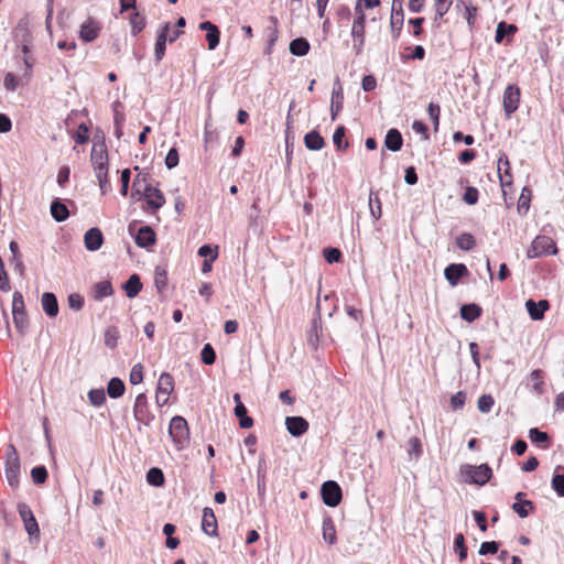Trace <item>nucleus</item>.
<instances>
[{
    "label": "nucleus",
    "mask_w": 564,
    "mask_h": 564,
    "mask_svg": "<svg viewBox=\"0 0 564 564\" xmlns=\"http://www.w3.org/2000/svg\"><path fill=\"white\" fill-rule=\"evenodd\" d=\"M235 415L238 417L239 426L241 429H250L253 425V419L248 415V410L245 404H237L234 409Z\"/></svg>",
    "instance_id": "nucleus-36"
},
{
    "label": "nucleus",
    "mask_w": 564,
    "mask_h": 564,
    "mask_svg": "<svg viewBox=\"0 0 564 564\" xmlns=\"http://www.w3.org/2000/svg\"><path fill=\"white\" fill-rule=\"evenodd\" d=\"M75 141L78 144H85L89 141V128L86 123L82 122L78 126V129H77V132L75 135Z\"/></svg>",
    "instance_id": "nucleus-61"
},
{
    "label": "nucleus",
    "mask_w": 564,
    "mask_h": 564,
    "mask_svg": "<svg viewBox=\"0 0 564 564\" xmlns=\"http://www.w3.org/2000/svg\"><path fill=\"white\" fill-rule=\"evenodd\" d=\"M122 289L129 299L135 297L142 290V282L140 276L137 273L131 274L129 279L122 284Z\"/></svg>",
    "instance_id": "nucleus-29"
},
{
    "label": "nucleus",
    "mask_w": 564,
    "mask_h": 564,
    "mask_svg": "<svg viewBox=\"0 0 564 564\" xmlns=\"http://www.w3.org/2000/svg\"><path fill=\"white\" fill-rule=\"evenodd\" d=\"M131 32L133 35L139 34L145 26L144 18L141 17L138 12L133 14L131 18Z\"/></svg>",
    "instance_id": "nucleus-62"
},
{
    "label": "nucleus",
    "mask_w": 564,
    "mask_h": 564,
    "mask_svg": "<svg viewBox=\"0 0 564 564\" xmlns=\"http://www.w3.org/2000/svg\"><path fill=\"white\" fill-rule=\"evenodd\" d=\"M456 246L464 251H470L476 247V240L469 232H463L456 237Z\"/></svg>",
    "instance_id": "nucleus-40"
},
{
    "label": "nucleus",
    "mask_w": 564,
    "mask_h": 564,
    "mask_svg": "<svg viewBox=\"0 0 564 564\" xmlns=\"http://www.w3.org/2000/svg\"><path fill=\"white\" fill-rule=\"evenodd\" d=\"M454 550L455 552H457L460 562L467 558L468 549L466 546L465 536L463 533H458L455 535Z\"/></svg>",
    "instance_id": "nucleus-46"
},
{
    "label": "nucleus",
    "mask_w": 564,
    "mask_h": 564,
    "mask_svg": "<svg viewBox=\"0 0 564 564\" xmlns=\"http://www.w3.org/2000/svg\"><path fill=\"white\" fill-rule=\"evenodd\" d=\"M197 253L199 257L215 261L218 257V247H213L212 245L206 243L199 247Z\"/></svg>",
    "instance_id": "nucleus-52"
},
{
    "label": "nucleus",
    "mask_w": 564,
    "mask_h": 564,
    "mask_svg": "<svg viewBox=\"0 0 564 564\" xmlns=\"http://www.w3.org/2000/svg\"><path fill=\"white\" fill-rule=\"evenodd\" d=\"M133 416L139 424L150 426L154 420V414L149 409L148 397L145 393H139L133 405Z\"/></svg>",
    "instance_id": "nucleus-8"
},
{
    "label": "nucleus",
    "mask_w": 564,
    "mask_h": 564,
    "mask_svg": "<svg viewBox=\"0 0 564 564\" xmlns=\"http://www.w3.org/2000/svg\"><path fill=\"white\" fill-rule=\"evenodd\" d=\"M366 15L361 3L357 2L355 6V18L351 25L350 35L352 37V50L355 55H360L364 50L366 40Z\"/></svg>",
    "instance_id": "nucleus-1"
},
{
    "label": "nucleus",
    "mask_w": 564,
    "mask_h": 564,
    "mask_svg": "<svg viewBox=\"0 0 564 564\" xmlns=\"http://www.w3.org/2000/svg\"><path fill=\"white\" fill-rule=\"evenodd\" d=\"M154 283L158 290L161 292L163 291L167 285V274L164 269H161L160 267H156L155 269V275H154Z\"/></svg>",
    "instance_id": "nucleus-58"
},
{
    "label": "nucleus",
    "mask_w": 564,
    "mask_h": 564,
    "mask_svg": "<svg viewBox=\"0 0 564 564\" xmlns=\"http://www.w3.org/2000/svg\"><path fill=\"white\" fill-rule=\"evenodd\" d=\"M147 481L149 485L154 487H161L164 485L165 478L162 469L152 467L147 473Z\"/></svg>",
    "instance_id": "nucleus-41"
},
{
    "label": "nucleus",
    "mask_w": 564,
    "mask_h": 564,
    "mask_svg": "<svg viewBox=\"0 0 564 564\" xmlns=\"http://www.w3.org/2000/svg\"><path fill=\"white\" fill-rule=\"evenodd\" d=\"M199 29L206 31V40L209 50H215L220 42V31L216 24L210 21H203L199 23Z\"/></svg>",
    "instance_id": "nucleus-21"
},
{
    "label": "nucleus",
    "mask_w": 564,
    "mask_h": 564,
    "mask_svg": "<svg viewBox=\"0 0 564 564\" xmlns=\"http://www.w3.org/2000/svg\"><path fill=\"white\" fill-rule=\"evenodd\" d=\"M90 161L94 165L95 173L108 171V152L105 141L93 145Z\"/></svg>",
    "instance_id": "nucleus-13"
},
{
    "label": "nucleus",
    "mask_w": 564,
    "mask_h": 564,
    "mask_svg": "<svg viewBox=\"0 0 564 564\" xmlns=\"http://www.w3.org/2000/svg\"><path fill=\"white\" fill-rule=\"evenodd\" d=\"M495 404V400L491 394H482L477 401L478 410L481 413H488Z\"/></svg>",
    "instance_id": "nucleus-54"
},
{
    "label": "nucleus",
    "mask_w": 564,
    "mask_h": 564,
    "mask_svg": "<svg viewBox=\"0 0 564 564\" xmlns=\"http://www.w3.org/2000/svg\"><path fill=\"white\" fill-rule=\"evenodd\" d=\"M134 229L135 224L131 223L128 226V231L134 238V242L138 247L149 248L155 243L156 235L150 226H142L137 230V232H134Z\"/></svg>",
    "instance_id": "nucleus-9"
},
{
    "label": "nucleus",
    "mask_w": 564,
    "mask_h": 564,
    "mask_svg": "<svg viewBox=\"0 0 564 564\" xmlns=\"http://www.w3.org/2000/svg\"><path fill=\"white\" fill-rule=\"evenodd\" d=\"M322 530L324 541L329 545L335 544L337 541L336 529L334 525V521L329 516L324 517Z\"/></svg>",
    "instance_id": "nucleus-34"
},
{
    "label": "nucleus",
    "mask_w": 564,
    "mask_h": 564,
    "mask_svg": "<svg viewBox=\"0 0 564 564\" xmlns=\"http://www.w3.org/2000/svg\"><path fill=\"white\" fill-rule=\"evenodd\" d=\"M558 249L554 240L547 236H536L530 248L527 250L529 259L545 257L549 254H557Z\"/></svg>",
    "instance_id": "nucleus-4"
},
{
    "label": "nucleus",
    "mask_w": 564,
    "mask_h": 564,
    "mask_svg": "<svg viewBox=\"0 0 564 564\" xmlns=\"http://www.w3.org/2000/svg\"><path fill=\"white\" fill-rule=\"evenodd\" d=\"M202 530L208 536H217L218 535V524L216 516L212 508L206 507L203 510L202 517Z\"/></svg>",
    "instance_id": "nucleus-20"
},
{
    "label": "nucleus",
    "mask_w": 564,
    "mask_h": 564,
    "mask_svg": "<svg viewBox=\"0 0 564 564\" xmlns=\"http://www.w3.org/2000/svg\"><path fill=\"white\" fill-rule=\"evenodd\" d=\"M85 247L89 251H97L104 243V235L97 227H93L85 232L84 236Z\"/></svg>",
    "instance_id": "nucleus-22"
},
{
    "label": "nucleus",
    "mask_w": 564,
    "mask_h": 564,
    "mask_svg": "<svg viewBox=\"0 0 564 564\" xmlns=\"http://www.w3.org/2000/svg\"><path fill=\"white\" fill-rule=\"evenodd\" d=\"M126 391V386L120 378L113 377L108 381L107 384V394L111 399H118L123 395Z\"/></svg>",
    "instance_id": "nucleus-35"
},
{
    "label": "nucleus",
    "mask_w": 564,
    "mask_h": 564,
    "mask_svg": "<svg viewBox=\"0 0 564 564\" xmlns=\"http://www.w3.org/2000/svg\"><path fill=\"white\" fill-rule=\"evenodd\" d=\"M18 512H19L21 520L23 521L24 529H25L26 533L29 534L30 540H33V539L39 540V538H40L39 523L34 517V513L31 510L30 506L26 505L25 502H19L18 503Z\"/></svg>",
    "instance_id": "nucleus-7"
},
{
    "label": "nucleus",
    "mask_w": 564,
    "mask_h": 564,
    "mask_svg": "<svg viewBox=\"0 0 564 564\" xmlns=\"http://www.w3.org/2000/svg\"><path fill=\"white\" fill-rule=\"evenodd\" d=\"M100 30V23L93 18H88L80 25L79 39L86 43H90L99 36Z\"/></svg>",
    "instance_id": "nucleus-16"
},
{
    "label": "nucleus",
    "mask_w": 564,
    "mask_h": 564,
    "mask_svg": "<svg viewBox=\"0 0 564 564\" xmlns=\"http://www.w3.org/2000/svg\"><path fill=\"white\" fill-rule=\"evenodd\" d=\"M88 400L91 405L100 406L106 401V392L104 389H91L88 391Z\"/></svg>",
    "instance_id": "nucleus-48"
},
{
    "label": "nucleus",
    "mask_w": 564,
    "mask_h": 564,
    "mask_svg": "<svg viewBox=\"0 0 564 564\" xmlns=\"http://www.w3.org/2000/svg\"><path fill=\"white\" fill-rule=\"evenodd\" d=\"M285 426L292 436L300 437L307 432L310 425L303 416H288Z\"/></svg>",
    "instance_id": "nucleus-19"
},
{
    "label": "nucleus",
    "mask_w": 564,
    "mask_h": 564,
    "mask_svg": "<svg viewBox=\"0 0 564 564\" xmlns=\"http://www.w3.org/2000/svg\"><path fill=\"white\" fill-rule=\"evenodd\" d=\"M41 304L44 313L48 317H56L59 308L56 295L53 292H44L41 297Z\"/></svg>",
    "instance_id": "nucleus-26"
},
{
    "label": "nucleus",
    "mask_w": 564,
    "mask_h": 564,
    "mask_svg": "<svg viewBox=\"0 0 564 564\" xmlns=\"http://www.w3.org/2000/svg\"><path fill=\"white\" fill-rule=\"evenodd\" d=\"M529 437L531 442L535 444L550 443V436L547 433L540 431L538 427L530 429Z\"/></svg>",
    "instance_id": "nucleus-53"
},
{
    "label": "nucleus",
    "mask_w": 564,
    "mask_h": 564,
    "mask_svg": "<svg viewBox=\"0 0 564 564\" xmlns=\"http://www.w3.org/2000/svg\"><path fill=\"white\" fill-rule=\"evenodd\" d=\"M270 20L273 23V26L268 28V44H269L268 48H267L268 54L271 53V47L275 44V42L278 40V35H279V31L276 28L278 19L275 17H271Z\"/></svg>",
    "instance_id": "nucleus-51"
},
{
    "label": "nucleus",
    "mask_w": 564,
    "mask_h": 564,
    "mask_svg": "<svg viewBox=\"0 0 564 564\" xmlns=\"http://www.w3.org/2000/svg\"><path fill=\"white\" fill-rule=\"evenodd\" d=\"M404 21L403 9H392L390 18L391 35L393 40H398L401 35Z\"/></svg>",
    "instance_id": "nucleus-28"
},
{
    "label": "nucleus",
    "mask_w": 564,
    "mask_h": 564,
    "mask_svg": "<svg viewBox=\"0 0 564 564\" xmlns=\"http://www.w3.org/2000/svg\"><path fill=\"white\" fill-rule=\"evenodd\" d=\"M511 508L520 518L523 519L534 510V503L531 500H523L522 502H514Z\"/></svg>",
    "instance_id": "nucleus-45"
},
{
    "label": "nucleus",
    "mask_w": 564,
    "mask_h": 564,
    "mask_svg": "<svg viewBox=\"0 0 564 564\" xmlns=\"http://www.w3.org/2000/svg\"><path fill=\"white\" fill-rule=\"evenodd\" d=\"M304 144L311 151H319L324 148L325 140L317 130H312L305 134Z\"/></svg>",
    "instance_id": "nucleus-32"
},
{
    "label": "nucleus",
    "mask_w": 564,
    "mask_h": 564,
    "mask_svg": "<svg viewBox=\"0 0 564 564\" xmlns=\"http://www.w3.org/2000/svg\"><path fill=\"white\" fill-rule=\"evenodd\" d=\"M346 133V128L344 126H338L333 134V142L338 151L346 150L348 148V142L344 141Z\"/></svg>",
    "instance_id": "nucleus-47"
},
{
    "label": "nucleus",
    "mask_w": 564,
    "mask_h": 564,
    "mask_svg": "<svg viewBox=\"0 0 564 564\" xmlns=\"http://www.w3.org/2000/svg\"><path fill=\"white\" fill-rule=\"evenodd\" d=\"M460 474L466 482L479 486L486 485L492 477V470L488 464L479 466L464 464L460 466Z\"/></svg>",
    "instance_id": "nucleus-2"
},
{
    "label": "nucleus",
    "mask_w": 564,
    "mask_h": 564,
    "mask_svg": "<svg viewBox=\"0 0 564 564\" xmlns=\"http://www.w3.org/2000/svg\"><path fill=\"white\" fill-rule=\"evenodd\" d=\"M94 290H95L94 299L97 301H100L104 297L110 296L113 293L111 282L108 280L100 281V282L96 283L94 285Z\"/></svg>",
    "instance_id": "nucleus-39"
},
{
    "label": "nucleus",
    "mask_w": 564,
    "mask_h": 564,
    "mask_svg": "<svg viewBox=\"0 0 564 564\" xmlns=\"http://www.w3.org/2000/svg\"><path fill=\"white\" fill-rule=\"evenodd\" d=\"M323 256L328 263L339 262L341 259V251L338 248L328 247L323 250Z\"/></svg>",
    "instance_id": "nucleus-57"
},
{
    "label": "nucleus",
    "mask_w": 564,
    "mask_h": 564,
    "mask_svg": "<svg viewBox=\"0 0 564 564\" xmlns=\"http://www.w3.org/2000/svg\"><path fill=\"white\" fill-rule=\"evenodd\" d=\"M518 26L512 23H507L506 21H500L497 24L496 34H495V41L497 43H502L505 40H507V43H510L512 41L513 35L517 33Z\"/></svg>",
    "instance_id": "nucleus-25"
},
{
    "label": "nucleus",
    "mask_w": 564,
    "mask_h": 564,
    "mask_svg": "<svg viewBox=\"0 0 564 564\" xmlns=\"http://www.w3.org/2000/svg\"><path fill=\"white\" fill-rule=\"evenodd\" d=\"M152 210L160 209L165 204V197L161 189L144 182L143 191L140 194Z\"/></svg>",
    "instance_id": "nucleus-14"
},
{
    "label": "nucleus",
    "mask_w": 564,
    "mask_h": 564,
    "mask_svg": "<svg viewBox=\"0 0 564 564\" xmlns=\"http://www.w3.org/2000/svg\"><path fill=\"white\" fill-rule=\"evenodd\" d=\"M31 477L34 484L42 485L47 479V469L43 465L35 466L31 469Z\"/></svg>",
    "instance_id": "nucleus-49"
},
{
    "label": "nucleus",
    "mask_w": 564,
    "mask_h": 564,
    "mask_svg": "<svg viewBox=\"0 0 564 564\" xmlns=\"http://www.w3.org/2000/svg\"><path fill=\"white\" fill-rule=\"evenodd\" d=\"M498 174L500 178V184L502 187L509 186L512 183V176H511V166L510 161L506 153H500L498 158Z\"/></svg>",
    "instance_id": "nucleus-23"
},
{
    "label": "nucleus",
    "mask_w": 564,
    "mask_h": 564,
    "mask_svg": "<svg viewBox=\"0 0 564 564\" xmlns=\"http://www.w3.org/2000/svg\"><path fill=\"white\" fill-rule=\"evenodd\" d=\"M323 502L332 508L337 507L343 499L340 486L335 480H327L321 487Z\"/></svg>",
    "instance_id": "nucleus-10"
},
{
    "label": "nucleus",
    "mask_w": 564,
    "mask_h": 564,
    "mask_svg": "<svg viewBox=\"0 0 564 564\" xmlns=\"http://www.w3.org/2000/svg\"><path fill=\"white\" fill-rule=\"evenodd\" d=\"M478 189L474 186H468L463 195V200L467 205H475L478 202Z\"/></svg>",
    "instance_id": "nucleus-63"
},
{
    "label": "nucleus",
    "mask_w": 564,
    "mask_h": 564,
    "mask_svg": "<svg viewBox=\"0 0 564 564\" xmlns=\"http://www.w3.org/2000/svg\"><path fill=\"white\" fill-rule=\"evenodd\" d=\"M6 477L12 488H18L20 484V458L13 444H9L6 449Z\"/></svg>",
    "instance_id": "nucleus-3"
},
{
    "label": "nucleus",
    "mask_w": 564,
    "mask_h": 564,
    "mask_svg": "<svg viewBox=\"0 0 564 564\" xmlns=\"http://www.w3.org/2000/svg\"><path fill=\"white\" fill-rule=\"evenodd\" d=\"M169 433L176 448H184V446L188 443L189 440V430L187 421L180 415L172 417L170 422Z\"/></svg>",
    "instance_id": "nucleus-5"
},
{
    "label": "nucleus",
    "mask_w": 564,
    "mask_h": 564,
    "mask_svg": "<svg viewBox=\"0 0 564 564\" xmlns=\"http://www.w3.org/2000/svg\"><path fill=\"white\" fill-rule=\"evenodd\" d=\"M68 306L74 311H80L84 306L85 300L78 293H72L67 297Z\"/></svg>",
    "instance_id": "nucleus-64"
},
{
    "label": "nucleus",
    "mask_w": 564,
    "mask_h": 564,
    "mask_svg": "<svg viewBox=\"0 0 564 564\" xmlns=\"http://www.w3.org/2000/svg\"><path fill=\"white\" fill-rule=\"evenodd\" d=\"M170 32V23L166 22L161 26L159 34L156 36L155 45H154V56L156 62H160L164 55L166 50L167 34Z\"/></svg>",
    "instance_id": "nucleus-24"
},
{
    "label": "nucleus",
    "mask_w": 564,
    "mask_h": 564,
    "mask_svg": "<svg viewBox=\"0 0 564 564\" xmlns=\"http://www.w3.org/2000/svg\"><path fill=\"white\" fill-rule=\"evenodd\" d=\"M408 453L409 456H414L417 459L422 455V443L417 437H411L408 441Z\"/></svg>",
    "instance_id": "nucleus-55"
},
{
    "label": "nucleus",
    "mask_w": 564,
    "mask_h": 564,
    "mask_svg": "<svg viewBox=\"0 0 564 564\" xmlns=\"http://www.w3.org/2000/svg\"><path fill=\"white\" fill-rule=\"evenodd\" d=\"M532 191L524 186L521 191L519 200H518V212L519 214L525 215L530 208Z\"/></svg>",
    "instance_id": "nucleus-44"
},
{
    "label": "nucleus",
    "mask_w": 564,
    "mask_h": 564,
    "mask_svg": "<svg viewBox=\"0 0 564 564\" xmlns=\"http://www.w3.org/2000/svg\"><path fill=\"white\" fill-rule=\"evenodd\" d=\"M174 391V379L169 372H163L158 381L155 402L158 406L167 404L169 397Z\"/></svg>",
    "instance_id": "nucleus-11"
},
{
    "label": "nucleus",
    "mask_w": 564,
    "mask_h": 564,
    "mask_svg": "<svg viewBox=\"0 0 564 564\" xmlns=\"http://www.w3.org/2000/svg\"><path fill=\"white\" fill-rule=\"evenodd\" d=\"M51 215L57 223H63L69 217L67 206L59 198H54L51 203Z\"/></svg>",
    "instance_id": "nucleus-30"
},
{
    "label": "nucleus",
    "mask_w": 564,
    "mask_h": 564,
    "mask_svg": "<svg viewBox=\"0 0 564 564\" xmlns=\"http://www.w3.org/2000/svg\"><path fill=\"white\" fill-rule=\"evenodd\" d=\"M402 145L403 137L401 132L395 128L389 129L384 138V148L389 151L398 152L401 150Z\"/></svg>",
    "instance_id": "nucleus-27"
},
{
    "label": "nucleus",
    "mask_w": 564,
    "mask_h": 564,
    "mask_svg": "<svg viewBox=\"0 0 564 564\" xmlns=\"http://www.w3.org/2000/svg\"><path fill=\"white\" fill-rule=\"evenodd\" d=\"M468 273L469 271L464 263H451L444 270L445 279L452 286L457 285L459 280L467 276Z\"/></svg>",
    "instance_id": "nucleus-18"
},
{
    "label": "nucleus",
    "mask_w": 564,
    "mask_h": 564,
    "mask_svg": "<svg viewBox=\"0 0 564 564\" xmlns=\"http://www.w3.org/2000/svg\"><path fill=\"white\" fill-rule=\"evenodd\" d=\"M15 37L18 39L19 43L22 44H32V34L30 30L26 26V23L23 21H20L15 29Z\"/></svg>",
    "instance_id": "nucleus-43"
},
{
    "label": "nucleus",
    "mask_w": 564,
    "mask_h": 564,
    "mask_svg": "<svg viewBox=\"0 0 564 564\" xmlns=\"http://www.w3.org/2000/svg\"><path fill=\"white\" fill-rule=\"evenodd\" d=\"M521 91L516 84H510L503 91V110L508 118L519 108Z\"/></svg>",
    "instance_id": "nucleus-12"
},
{
    "label": "nucleus",
    "mask_w": 564,
    "mask_h": 564,
    "mask_svg": "<svg viewBox=\"0 0 564 564\" xmlns=\"http://www.w3.org/2000/svg\"><path fill=\"white\" fill-rule=\"evenodd\" d=\"M524 305L532 321H542L545 312L550 310V302L545 299L539 300L538 302L529 299Z\"/></svg>",
    "instance_id": "nucleus-17"
},
{
    "label": "nucleus",
    "mask_w": 564,
    "mask_h": 564,
    "mask_svg": "<svg viewBox=\"0 0 564 564\" xmlns=\"http://www.w3.org/2000/svg\"><path fill=\"white\" fill-rule=\"evenodd\" d=\"M310 42L305 37H296L291 41L289 50L294 56H305L310 52Z\"/></svg>",
    "instance_id": "nucleus-33"
},
{
    "label": "nucleus",
    "mask_w": 564,
    "mask_h": 564,
    "mask_svg": "<svg viewBox=\"0 0 564 564\" xmlns=\"http://www.w3.org/2000/svg\"><path fill=\"white\" fill-rule=\"evenodd\" d=\"M200 358H202L203 364H205L207 366L215 364L216 352L210 344L204 345V347L200 351Z\"/></svg>",
    "instance_id": "nucleus-50"
},
{
    "label": "nucleus",
    "mask_w": 564,
    "mask_h": 564,
    "mask_svg": "<svg viewBox=\"0 0 564 564\" xmlns=\"http://www.w3.org/2000/svg\"><path fill=\"white\" fill-rule=\"evenodd\" d=\"M130 383L135 386L143 381V366L141 364H135L129 376Z\"/></svg>",
    "instance_id": "nucleus-60"
},
{
    "label": "nucleus",
    "mask_w": 564,
    "mask_h": 564,
    "mask_svg": "<svg viewBox=\"0 0 564 564\" xmlns=\"http://www.w3.org/2000/svg\"><path fill=\"white\" fill-rule=\"evenodd\" d=\"M544 371L541 369H534L529 375V380L533 382L532 390L538 394L542 395L544 393Z\"/></svg>",
    "instance_id": "nucleus-38"
},
{
    "label": "nucleus",
    "mask_w": 564,
    "mask_h": 564,
    "mask_svg": "<svg viewBox=\"0 0 564 564\" xmlns=\"http://www.w3.org/2000/svg\"><path fill=\"white\" fill-rule=\"evenodd\" d=\"M344 102V93L336 91V88L333 87L332 91V102H330V118L332 120H336L337 115L343 109Z\"/></svg>",
    "instance_id": "nucleus-37"
},
{
    "label": "nucleus",
    "mask_w": 564,
    "mask_h": 564,
    "mask_svg": "<svg viewBox=\"0 0 564 564\" xmlns=\"http://www.w3.org/2000/svg\"><path fill=\"white\" fill-rule=\"evenodd\" d=\"M322 330L323 329H322V317H321V301L318 299L317 303H316V307H315V316L312 321V326H311V329H310L308 336H307V344L314 349H316L319 344Z\"/></svg>",
    "instance_id": "nucleus-15"
},
{
    "label": "nucleus",
    "mask_w": 564,
    "mask_h": 564,
    "mask_svg": "<svg viewBox=\"0 0 564 564\" xmlns=\"http://www.w3.org/2000/svg\"><path fill=\"white\" fill-rule=\"evenodd\" d=\"M459 313L464 321L471 323L481 316L482 308L476 303L463 304Z\"/></svg>",
    "instance_id": "nucleus-31"
},
{
    "label": "nucleus",
    "mask_w": 564,
    "mask_h": 564,
    "mask_svg": "<svg viewBox=\"0 0 564 564\" xmlns=\"http://www.w3.org/2000/svg\"><path fill=\"white\" fill-rule=\"evenodd\" d=\"M500 543L497 541H486L480 544L478 550L479 555L496 554L499 550Z\"/></svg>",
    "instance_id": "nucleus-59"
},
{
    "label": "nucleus",
    "mask_w": 564,
    "mask_h": 564,
    "mask_svg": "<svg viewBox=\"0 0 564 564\" xmlns=\"http://www.w3.org/2000/svg\"><path fill=\"white\" fill-rule=\"evenodd\" d=\"M12 315L15 328L19 333L23 334L29 326V319L23 295L19 291H15L12 295Z\"/></svg>",
    "instance_id": "nucleus-6"
},
{
    "label": "nucleus",
    "mask_w": 564,
    "mask_h": 564,
    "mask_svg": "<svg viewBox=\"0 0 564 564\" xmlns=\"http://www.w3.org/2000/svg\"><path fill=\"white\" fill-rule=\"evenodd\" d=\"M563 469L562 466H557L551 481V486L558 497H564V471L557 473Z\"/></svg>",
    "instance_id": "nucleus-42"
},
{
    "label": "nucleus",
    "mask_w": 564,
    "mask_h": 564,
    "mask_svg": "<svg viewBox=\"0 0 564 564\" xmlns=\"http://www.w3.org/2000/svg\"><path fill=\"white\" fill-rule=\"evenodd\" d=\"M427 115L433 122L434 129L437 130L440 126L441 107L438 104L430 102L427 106Z\"/></svg>",
    "instance_id": "nucleus-56"
}]
</instances>
